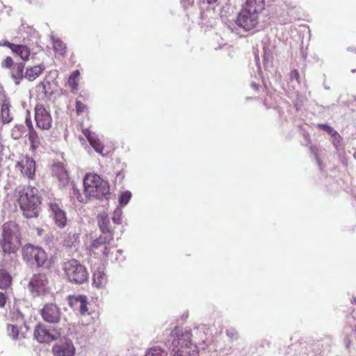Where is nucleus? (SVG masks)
<instances>
[{
  "label": "nucleus",
  "mask_w": 356,
  "mask_h": 356,
  "mask_svg": "<svg viewBox=\"0 0 356 356\" xmlns=\"http://www.w3.org/2000/svg\"><path fill=\"white\" fill-rule=\"evenodd\" d=\"M172 353L173 356H199L197 346L191 342V334L182 332L175 327L170 334Z\"/></svg>",
  "instance_id": "nucleus-1"
},
{
  "label": "nucleus",
  "mask_w": 356,
  "mask_h": 356,
  "mask_svg": "<svg viewBox=\"0 0 356 356\" xmlns=\"http://www.w3.org/2000/svg\"><path fill=\"white\" fill-rule=\"evenodd\" d=\"M17 202L23 215L27 218L38 216V206L40 204L38 190L34 187L26 186L19 188Z\"/></svg>",
  "instance_id": "nucleus-2"
},
{
  "label": "nucleus",
  "mask_w": 356,
  "mask_h": 356,
  "mask_svg": "<svg viewBox=\"0 0 356 356\" xmlns=\"http://www.w3.org/2000/svg\"><path fill=\"white\" fill-rule=\"evenodd\" d=\"M21 232L19 226L15 222L9 221L3 225L1 245L3 251L15 254L21 246Z\"/></svg>",
  "instance_id": "nucleus-3"
},
{
  "label": "nucleus",
  "mask_w": 356,
  "mask_h": 356,
  "mask_svg": "<svg viewBox=\"0 0 356 356\" xmlns=\"http://www.w3.org/2000/svg\"><path fill=\"white\" fill-rule=\"evenodd\" d=\"M63 270L66 279L71 283L81 284L88 281L86 268L76 259H72L64 262Z\"/></svg>",
  "instance_id": "nucleus-4"
},
{
  "label": "nucleus",
  "mask_w": 356,
  "mask_h": 356,
  "mask_svg": "<svg viewBox=\"0 0 356 356\" xmlns=\"http://www.w3.org/2000/svg\"><path fill=\"white\" fill-rule=\"evenodd\" d=\"M85 193L90 197L101 198L109 194V186L98 175L87 174L83 179Z\"/></svg>",
  "instance_id": "nucleus-5"
},
{
  "label": "nucleus",
  "mask_w": 356,
  "mask_h": 356,
  "mask_svg": "<svg viewBox=\"0 0 356 356\" xmlns=\"http://www.w3.org/2000/svg\"><path fill=\"white\" fill-rule=\"evenodd\" d=\"M28 289L33 296L44 295L49 291V280L45 274L38 273L31 278Z\"/></svg>",
  "instance_id": "nucleus-6"
},
{
  "label": "nucleus",
  "mask_w": 356,
  "mask_h": 356,
  "mask_svg": "<svg viewBox=\"0 0 356 356\" xmlns=\"http://www.w3.org/2000/svg\"><path fill=\"white\" fill-rule=\"evenodd\" d=\"M259 23V15L252 13L250 10L243 7L238 14L236 24L238 26L245 31H250L257 26Z\"/></svg>",
  "instance_id": "nucleus-7"
},
{
  "label": "nucleus",
  "mask_w": 356,
  "mask_h": 356,
  "mask_svg": "<svg viewBox=\"0 0 356 356\" xmlns=\"http://www.w3.org/2000/svg\"><path fill=\"white\" fill-rule=\"evenodd\" d=\"M113 242V234L112 232H108L104 234L100 235L96 240H95L91 245V250L95 253L98 254L99 251L102 252L105 257H108L111 248H114L112 245Z\"/></svg>",
  "instance_id": "nucleus-8"
},
{
  "label": "nucleus",
  "mask_w": 356,
  "mask_h": 356,
  "mask_svg": "<svg viewBox=\"0 0 356 356\" xmlns=\"http://www.w3.org/2000/svg\"><path fill=\"white\" fill-rule=\"evenodd\" d=\"M35 120L37 127L42 130H48L51 127V116L41 104H37L35 105Z\"/></svg>",
  "instance_id": "nucleus-9"
},
{
  "label": "nucleus",
  "mask_w": 356,
  "mask_h": 356,
  "mask_svg": "<svg viewBox=\"0 0 356 356\" xmlns=\"http://www.w3.org/2000/svg\"><path fill=\"white\" fill-rule=\"evenodd\" d=\"M42 316L48 323H58L60 317V309L54 304H47L42 309Z\"/></svg>",
  "instance_id": "nucleus-10"
},
{
  "label": "nucleus",
  "mask_w": 356,
  "mask_h": 356,
  "mask_svg": "<svg viewBox=\"0 0 356 356\" xmlns=\"http://www.w3.org/2000/svg\"><path fill=\"white\" fill-rule=\"evenodd\" d=\"M21 173L29 178H32L35 175V163L31 157L26 156L17 161L15 165Z\"/></svg>",
  "instance_id": "nucleus-11"
},
{
  "label": "nucleus",
  "mask_w": 356,
  "mask_h": 356,
  "mask_svg": "<svg viewBox=\"0 0 356 356\" xmlns=\"http://www.w3.org/2000/svg\"><path fill=\"white\" fill-rule=\"evenodd\" d=\"M51 211L55 224L60 228H63L67 225L66 213L56 202H51L49 204Z\"/></svg>",
  "instance_id": "nucleus-12"
},
{
  "label": "nucleus",
  "mask_w": 356,
  "mask_h": 356,
  "mask_svg": "<svg viewBox=\"0 0 356 356\" xmlns=\"http://www.w3.org/2000/svg\"><path fill=\"white\" fill-rule=\"evenodd\" d=\"M58 335L51 334L41 325H38L34 329V337L39 343H50L58 338Z\"/></svg>",
  "instance_id": "nucleus-13"
},
{
  "label": "nucleus",
  "mask_w": 356,
  "mask_h": 356,
  "mask_svg": "<svg viewBox=\"0 0 356 356\" xmlns=\"http://www.w3.org/2000/svg\"><path fill=\"white\" fill-rule=\"evenodd\" d=\"M52 175L57 179L58 184L64 186L69 181V175L61 163H57L51 167Z\"/></svg>",
  "instance_id": "nucleus-14"
},
{
  "label": "nucleus",
  "mask_w": 356,
  "mask_h": 356,
  "mask_svg": "<svg viewBox=\"0 0 356 356\" xmlns=\"http://www.w3.org/2000/svg\"><path fill=\"white\" fill-rule=\"evenodd\" d=\"M82 132L83 135L86 137L88 139L89 143L90 145L94 148V149L99 154L104 156L106 154V153H104V146L97 137V136L92 133L90 130L88 129H83Z\"/></svg>",
  "instance_id": "nucleus-15"
},
{
  "label": "nucleus",
  "mask_w": 356,
  "mask_h": 356,
  "mask_svg": "<svg viewBox=\"0 0 356 356\" xmlns=\"http://www.w3.org/2000/svg\"><path fill=\"white\" fill-rule=\"evenodd\" d=\"M69 304L71 307L78 308L81 314L88 312L87 298L85 296H69Z\"/></svg>",
  "instance_id": "nucleus-16"
},
{
  "label": "nucleus",
  "mask_w": 356,
  "mask_h": 356,
  "mask_svg": "<svg viewBox=\"0 0 356 356\" xmlns=\"http://www.w3.org/2000/svg\"><path fill=\"white\" fill-rule=\"evenodd\" d=\"M243 7L259 15L265 8L264 0H245Z\"/></svg>",
  "instance_id": "nucleus-17"
},
{
  "label": "nucleus",
  "mask_w": 356,
  "mask_h": 356,
  "mask_svg": "<svg viewBox=\"0 0 356 356\" xmlns=\"http://www.w3.org/2000/svg\"><path fill=\"white\" fill-rule=\"evenodd\" d=\"M108 282L107 276L104 271L97 270L93 273V285L97 288L104 287Z\"/></svg>",
  "instance_id": "nucleus-18"
},
{
  "label": "nucleus",
  "mask_w": 356,
  "mask_h": 356,
  "mask_svg": "<svg viewBox=\"0 0 356 356\" xmlns=\"http://www.w3.org/2000/svg\"><path fill=\"white\" fill-rule=\"evenodd\" d=\"M44 67L43 65H35L29 67L26 70L24 77L29 81H33L44 71Z\"/></svg>",
  "instance_id": "nucleus-19"
},
{
  "label": "nucleus",
  "mask_w": 356,
  "mask_h": 356,
  "mask_svg": "<svg viewBox=\"0 0 356 356\" xmlns=\"http://www.w3.org/2000/svg\"><path fill=\"white\" fill-rule=\"evenodd\" d=\"M52 47L53 49L56 54L60 56L64 57L67 53V46L66 44L63 42L59 38H53L52 39Z\"/></svg>",
  "instance_id": "nucleus-20"
},
{
  "label": "nucleus",
  "mask_w": 356,
  "mask_h": 356,
  "mask_svg": "<svg viewBox=\"0 0 356 356\" xmlns=\"http://www.w3.org/2000/svg\"><path fill=\"white\" fill-rule=\"evenodd\" d=\"M24 64L22 63H16L13 65L11 70V75L13 79L15 81L16 84H19L20 80L23 78Z\"/></svg>",
  "instance_id": "nucleus-21"
},
{
  "label": "nucleus",
  "mask_w": 356,
  "mask_h": 356,
  "mask_svg": "<svg viewBox=\"0 0 356 356\" xmlns=\"http://www.w3.org/2000/svg\"><path fill=\"white\" fill-rule=\"evenodd\" d=\"M37 247L32 245H26L23 248L22 255L24 260L33 262L35 258V252Z\"/></svg>",
  "instance_id": "nucleus-22"
},
{
  "label": "nucleus",
  "mask_w": 356,
  "mask_h": 356,
  "mask_svg": "<svg viewBox=\"0 0 356 356\" xmlns=\"http://www.w3.org/2000/svg\"><path fill=\"white\" fill-rule=\"evenodd\" d=\"M13 53L19 56L23 60H27L31 54L29 48L23 44H17Z\"/></svg>",
  "instance_id": "nucleus-23"
},
{
  "label": "nucleus",
  "mask_w": 356,
  "mask_h": 356,
  "mask_svg": "<svg viewBox=\"0 0 356 356\" xmlns=\"http://www.w3.org/2000/svg\"><path fill=\"white\" fill-rule=\"evenodd\" d=\"M53 350L56 356H74V355L73 348H71L69 346H54Z\"/></svg>",
  "instance_id": "nucleus-24"
},
{
  "label": "nucleus",
  "mask_w": 356,
  "mask_h": 356,
  "mask_svg": "<svg viewBox=\"0 0 356 356\" xmlns=\"http://www.w3.org/2000/svg\"><path fill=\"white\" fill-rule=\"evenodd\" d=\"M28 137L31 148L33 149L38 148L40 144V139L34 129L29 131Z\"/></svg>",
  "instance_id": "nucleus-25"
},
{
  "label": "nucleus",
  "mask_w": 356,
  "mask_h": 356,
  "mask_svg": "<svg viewBox=\"0 0 356 356\" xmlns=\"http://www.w3.org/2000/svg\"><path fill=\"white\" fill-rule=\"evenodd\" d=\"M34 255L35 258L33 261L38 266H41L45 263L47 254L42 248L37 247Z\"/></svg>",
  "instance_id": "nucleus-26"
},
{
  "label": "nucleus",
  "mask_w": 356,
  "mask_h": 356,
  "mask_svg": "<svg viewBox=\"0 0 356 356\" xmlns=\"http://www.w3.org/2000/svg\"><path fill=\"white\" fill-rule=\"evenodd\" d=\"M12 277L9 273L4 270H0V288L6 289L10 286Z\"/></svg>",
  "instance_id": "nucleus-27"
},
{
  "label": "nucleus",
  "mask_w": 356,
  "mask_h": 356,
  "mask_svg": "<svg viewBox=\"0 0 356 356\" xmlns=\"http://www.w3.org/2000/svg\"><path fill=\"white\" fill-rule=\"evenodd\" d=\"M80 72L79 70L74 71L68 79V85L72 88V90H75L77 89L79 86V80Z\"/></svg>",
  "instance_id": "nucleus-28"
},
{
  "label": "nucleus",
  "mask_w": 356,
  "mask_h": 356,
  "mask_svg": "<svg viewBox=\"0 0 356 356\" xmlns=\"http://www.w3.org/2000/svg\"><path fill=\"white\" fill-rule=\"evenodd\" d=\"M75 107L76 112L78 115L87 116L88 115L89 108L87 104L83 103L82 101L76 99Z\"/></svg>",
  "instance_id": "nucleus-29"
},
{
  "label": "nucleus",
  "mask_w": 356,
  "mask_h": 356,
  "mask_svg": "<svg viewBox=\"0 0 356 356\" xmlns=\"http://www.w3.org/2000/svg\"><path fill=\"white\" fill-rule=\"evenodd\" d=\"M10 106L3 103L1 105V118L3 123H9L12 121L13 117L10 114Z\"/></svg>",
  "instance_id": "nucleus-30"
},
{
  "label": "nucleus",
  "mask_w": 356,
  "mask_h": 356,
  "mask_svg": "<svg viewBox=\"0 0 356 356\" xmlns=\"http://www.w3.org/2000/svg\"><path fill=\"white\" fill-rule=\"evenodd\" d=\"M24 133L25 129L23 125H15L11 130V137L15 140H18L23 136Z\"/></svg>",
  "instance_id": "nucleus-31"
},
{
  "label": "nucleus",
  "mask_w": 356,
  "mask_h": 356,
  "mask_svg": "<svg viewBox=\"0 0 356 356\" xmlns=\"http://www.w3.org/2000/svg\"><path fill=\"white\" fill-rule=\"evenodd\" d=\"M167 353L158 346L149 348L145 356H167Z\"/></svg>",
  "instance_id": "nucleus-32"
},
{
  "label": "nucleus",
  "mask_w": 356,
  "mask_h": 356,
  "mask_svg": "<svg viewBox=\"0 0 356 356\" xmlns=\"http://www.w3.org/2000/svg\"><path fill=\"white\" fill-rule=\"evenodd\" d=\"M7 332L9 337H10L13 339H19V327L17 325L8 324L7 326Z\"/></svg>",
  "instance_id": "nucleus-33"
},
{
  "label": "nucleus",
  "mask_w": 356,
  "mask_h": 356,
  "mask_svg": "<svg viewBox=\"0 0 356 356\" xmlns=\"http://www.w3.org/2000/svg\"><path fill=\"white\" fill-rule=\"evenodd\" d=\"M317 127L323 130L324 131H326L327 134H329L331 137H339V134L337 133V131H335L332 127L330 126L325 124H318L317 125Z\"/></svg>",
  "instance_id": "nucleus-34"
},
{
  "label": "nucleus",
  "mask_w": 356,
  "mask_h": 356,
  "mask_svg": "<svg viewBox=\"0 0 356 356\" xmlns=\"http://www.w3.org/2000/svg\"><path fill=\"white\" fill-rule=\"evenodd\" d=\"M73 194L76 197L80 202H86L89 197V195H87L85 192L84 194L82 195L80 193V191L75 187L73 188Z\"/></svg>",
  "instance_id": "nucleus-35"
},
{
  "label": "nucleus",
  "mask_w": 356,
  "mask_h": 356,
  "mask_svg": "<svg viewBox=\"0 0 356 356\" xmlns=\"http://www.w3.org/2000/svg\"><path fill=\"white\" fill-rule=\"evenodd\" d=\"M73 194L76 197L80 202H86L89 197V195H87L85 192L84 194L82 195L80 193V191L75 187L73 188Z\"/></svg>",
  "instance_id": "nucleus-36"
},
{
  "label": "nucleus",
  "mask_w": 356,
  "mask_h": 356,
  "mask_svg": "<svg viewBox=\"0 0 356 356\" xmlns=\"http://www.w3.org/2000/svg\"><path fill=\"white\" fill-rule=\"evenodd\" d=\"M131 197V193L129 191H125L122 193L120 197L119 202L121 205H126Z\"/></svg>",
  "instance_id": "nucleus-37"
},
{
  "label": "nucleus",
  "mask_w": 356,
  "mask_h": 356,
  "mask_svg": "<svg viewBox=\"0 0 356 356\" xmlns=\"http://www.w3.org/2000/svg\"><path fill=\"white\" fill-rule=\"evenodd\" d=\"M78 238V235L76 233L70 232L64 239L65 243L67 246H71Z\"/></svg>",
  "instance_id": "nucleus-38"
},
{
  "label": "nucleus",
  "mask_w": 356,
  "mask_h": 356,
  "mask_svg": "<svg viewBox=\"0 0 356 356\" xmlns=\"http://www.w3.org/2000/svg\"><path fill=\"white\" fill-rule=\"evenodd\" d=\"M108 225L109 219L106 216L102 218V222L99 224L100 229L103 232L102 234H104V233H107L108 232H111L108 228Z\"/></svg>",
  "instance_id": "nucleus-39"
},
{
  "label": "nucleus",
  "mask_w": 356,
  "mask_h": 356,
  "mask_svg": "<svg viewBox=\"0 0 356 356\" xmlns=\"http://www.w3.org/2000/svg\"><path fill=\"white\" fill-rule=\"evenodd\" d=\"M226 334L232 340H236L238 338V334L237 331L233 328L230 327L226 330Z\"/></svg>",
  "instance_id": "nucleus-40"
},
{
  "label": "nucleus",
  "mask_w": 356,
  "mask_h": 356,
  "mask_svg": "<svg viewBox=\"0 0 356 356\" xmlns=\"http://www.w3.org/2000/svg\"><path fill=\"white\" fill-rule=\"evenodd\" d=\"M14 65V62L10 56H7L1 63V66L5 68H10Z\"/></svg>",
  "instance_id": "nucleus-41"
},
{
  "label": "nucleus",
  "mask_w": 356,
  "mask_h": 356,
  "mask_svg": "<svg viewBox=\"0 0 356 356\" xmlns=\"http://www.w3.org/2000/svg\"><path fill=\"white\" fill-rule=\"evenodd\" d=\"M0 45L8 47L13 52L16 48L17 44L11 43L8 41H3L0 42Z\"/></svg>",
  "instance_id": "nucleus-42"
},
{
  "label": "nucleus",
  "mask_w": 356,
  "mask_h": 356,
  "mask_svg": "<svg viewBox=\"0 0 356 356\" xmlns=\"http://www.w3.org/2000/svg\"><path fill=\"white\" fill-rule=\"evenodd\" d=\"M290 78L291 80L296 79L297 81H300V74L297 70H293L290 73Z\"/></svg>",
  "instance_id": "nucleus-43"
},
{
  "label": "nucleus",
  "mask_w": 356,
  "mask_h": 356,
  "mask_svg": "<svg viewBox=\"0 0 356 356\" xmlns=\"http://www.w3.org/2000/svg\"><path fill=\"white\" fill-rule=\"evenodd\" d=\"M25 123H26V126L28 127L29 131L30 129H34L33 126V124H32V122H31V115H30V114L29 113H27V115L26 117Z\"/></svg>",
  "instance_id": "nucleus-44"
},
{
  "label": "nucleus",
  "mask_w": 356,
  "mask_h": 356,
  "mask_svg": "<svg viewBox=\"0 0 356 356\" xmlns=\"http://www.w3.org/2000/svg\"><path fill=\"white\" fill-rule=\"evenodd\" d=\"M6 302V295L0 292V307H3Z\"/></svg>",
  "instance_id": "nucleus-45"
},
{
  "label": "nucleus",
  "mask_w": 356,
  "mask_h": 356,
  "mask_svg": "<svg viewBox=\"0 0 356 356\" xmlns=\"http://www.w3.org/2000/svg\"><path fill=\"white\" fill-rule=\"evenodd\" d=\"M218 0H207V3L209 4H212V3H214L217 1Z\"/></svg>",
  "instance_id": "nucleus-46"
},
{
  "label": "nucleus",
  "mask_w": 356,
  "mask_h": 356,
  "mask_svg": "<svg viewBox=\"0 0 356 356\" xmlns=\"http://www.w3.org/2000/svg\"><path fill=\"white\" fill-rule=\"evenodd\" d=\"M113 222H115V223H117V224H119V223H120V222H119V219H118V218H115V217H114V218H113Z\"/></svg>",
  "instance_id": "nucleus-47"
},
{
  "label": "nucleus",
  "mask_w": 356,
  "mask_h": 356,
  "mask_svg": "<svg viewBox=\"0 0 356 356\" xmlns=\"http://www.w3.org/2000/svg\"><path fill=\"white\" fill-rule=\"evenodd\" d=\"M334 140H337L338 142H339L340 139H341V136H339V137H332Z\"/></svg>",
  "instance_id": "nucleus-48"
}]
</instances>
